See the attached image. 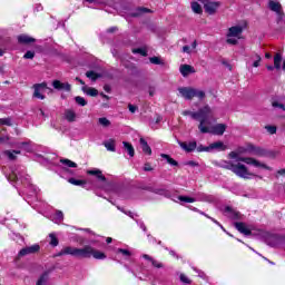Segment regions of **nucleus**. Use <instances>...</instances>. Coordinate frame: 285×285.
<instances>
[{"label":"nucleus","instance_id":"obj_1","mask_svg":"<svg viewBox=\"0 0 285 285\" xmlns=\"http://www.w3.org/2000/svg\"><path fill=\"white\" fill-rule=\"evenodd\" d=\"M62 255H71V257H78L79 259H90V257H94V259H106V253L96 249L92 247V245H85L81 248L67 246L63 247L58 254H56V257H62Z\"/></svg>","mask_w":285,"mask_h":285},{"label":"nucleus","instance_id":"obj_2","mask_svg":"<svg viewBox=\"0 0 285 285\" xmlns=\"http://www.w3.org/2000/svg\"><path fill=\"white\" fill-rule=\"evenodd\" d=\"M7 179L14 186V188H19L21 184L28 186V188L31 189V197L37 196L39 193V188L30 184V177L26 174V168H23V166L16 165L10 167V173L7 175Z\"/></svg>","mask_w":285,"mask_h":285},{"label":"nucleus","instance_id":"obj_3","mask_svg":"<svg viewBox=\"0 0 285 285\" xmlns=\"http://www.w3.org/2000/svg\"><path fill=\"white\" fill-rule=\"evenodd\" d=\"M215 166L218 168H225V170H230L234 173V175L240 177L242 179H250V177H253V174L248 171V167L240 163L233 164V161L220 160L219 163H215Z\"/></svg>","mask_w":285,"mask_h":285},{"label":"nucleus","instance_id":"obj_4","mask_svg":"<svg viewBox=\"0 0 285 285\" xmlns=\"http://www.w3.org/2000/svg\"><path fill=\"white\" fill-rule=\"evenodd\" d=\"M87 175H91L92 177H96L98 181H100L98 184H94L95 188H98L99 190H104L105 193H115V184L109 183L100 169L98 168L89 169L87 170Z\"/></svg>","mask_w":285,"mask_h":285},{"label":"nucleus","instance_id":"obj_5","mask_svg":"<svg viewBox=\"0 0 285 285\" xmlns=\"http://www.w3.org/2000/svg\"><path fill=\"white\" fill-rule=\"evenodd\" d=\"M210 119L212 117H206L205 119L200 120V124L198 125V130L203 134H210V135H218L222 136L224 132H226V126L224 124H217L215 126H210Z\"/></svg>","mask_w":285,"mask_h":285},{"label":"nucleus","instance_id":"obj_6","mask_svg":"<svg viewBox=\"0 0 285 285\" xmlns=\"http://www.w3.org/2000/svg\"><path fill=\"white\" fill-rule=\"evenodd\" d=\"M184 117H191L195 121H199L202 124L203 119H206V117H213V109L210 106L206 105L203 108H199L197 111H190V110H184L181 112Z\"/></svg>","mask_w":285,"mask_h":285},{"label":"nucleus","instance_id":"obj_7","mask_svg":"<svg viewBox=\"0 0 285 285\" xmlns=\"http://www.w3.org/2000/svg\"><path fill=\"white\" fill-rule=\"evenodd\" d=\"M178 92L184 99H187L188 101H190V99L194 97H197L198 99H204V97H206V92L203 90L190 87H179Z\"/></svg>","mask_w":285,"mask_h":285},{"label":"nucleus","instance_id":"obj_8","mask_svg":"<svg viewBox=\"0 0 285 285\" xmlns=\"http://www.w3.org/2000/svg\"><path fill=\"white\" fill-rule=\"evenodd\" d=\"M237 161H243V164H247V166H254V168H264L265 170H273V167L267 166L264 163L253 158V157H238Z\"/></svg>","mask_w":285,"mask_h":285},{"label":"nucleus","instance_id":"obj_9","mask_svg":"<svg viewBox=\"0 0 285 285\" xmlns=\"http://www.w3.org/2000/svg\"><path fill=\"white\" fill-rule=\"evenodd\" d=\"M33 97L36 99H46V96H43V92H46V90H48V83L46 82H41V83H36L33 85Z\"/></svg>","mask_w":285,"mask_h":285},{"label":"nucleus","instance_id":"obj_10","mask_svg":"<svg viewBox=\"0 0 285 285\" xmlns=\"http://www.w3.org/2000/svg\"><path fill=\"white\" fill-rule=\"evenodd\" d=\"M40 249L41 247L39 246V244L27 246L20 249V252L18 253V257H26V255H35L36 253H39Z\"/></svg>","mask_w":285,"mask_h":285},{"label":"nucleus","instance_id":"obj_11","mask_svg":"<svg viewBox=\"0 0 285 285\" xmlns=\"http://www.w3.org/2000/svg\"><path fill=\"white\" fill-rule=\"evenodd\" d=\"M224 150H228V146L224 141H215L209 145V153H224Z\"/></svg>","mask_w":285,"mask_h":285},{"label":"nucleus","instance_id":"obj_12","mask_svg":"<svg viewBox=\"0 0 285 285\" xmlns=\"http://www.w3.org/2000/svg\"><path fill=\"white\" fill-rule=\"evenodd\" d=\"M52 87L55 90H65V92H70L72 87L68 82H61L60 80H53L52 81Z\"/></svg>","mask_w":285,"mask_h":285},{"label":"nucleus","instance_id":"obj_13","mask_svg":"<svg viewBox=\"0 0 285 285\" xmlns=\"http://www.w3.org/2000/svg\"><path fill=\"white\" fill-rule=\"evenodd\" d=\"M178 145L185 153H193L197 149V141H189V142H184V141H178Z\"/></svg>","mask_w":285,"mask_h":285},{"label":"nucleus","instance_id":"obj_14","mask_svg":"<svg viewBox=\"0 0 285 285\" xmlns=\"http://www.w3.org/2000/svg\"><path fill=\"white\" fill-rule=\"evenodd\" d=\"M204 8H205V12H207L208 14H215V12H217L219 8V2L207 1L205 2Z\"/></svg>","mask_w":285,"mask_h":285},{"label":"nucleus","instance_id":"obj_15","mask_svg":"<svg viewBox=\"0 0 285 285\" xmlns=\"http://www.w3.org/2000/svg\"><path fill=\"white\" fill-rule=\"evenodd\" d=\"M195 199L196 202H205L207 204H213V202H215V197L213 195H208L204 193H197Z\"/></svg>","mask_w":285,"mask_h":285},{"label":"nucleus","instance_id":"obj_16","mask_svg":"<svg viewBox=\"0 0 285 285\" xmlns=\"http://www.w3.org/2000/svg\"><path fill=\"white\" fill-rule=\"evenodd\" d=\"M176 204H195L197 202V198L195 197H188V196H178L173 199Z\"/></svg>","mask_w":285,"mask_h":285},{"label":"nucleus","instance_id":"obj_17","mask_svg":"<svg viewBox=\"0 0 285 285\" xmlns=\"http://www.w3.org/2000/svg\"><path fill=\"white\" fill-rule=\"evenodd\" d=\"M142 259H146L147 262H150L151 266H154V268H164V264L155 258H153L150 255L148 254H142Z\"/></svg>","mask_w":285,"mask_h":285},{"label":"nucleus","instance_id":"obj_18","mask_svg":"<svg viewBox=\"0 0 285 285\" xmlns=\"http://www.w3.org/2000/svg\"><path fill=\"white\" fill-rule=\"evenodd\" d=\"M37 40L26 33L18 36V43L27 46L28 43H35Z\"/></svg>","mask_w":285,"mask_h":285},{"label":"nucleus","instance_id":"obj_19","mask_svg":"<svg viewBox=\"0 0 285 285\" xmlns=\"http://www.w3.org/2000/svg\"><path fill=\"white\" fill-rule=\"evenodd\" d=\"M244 32V28L242 26H234L228 29L227 37H239Z\"/></svg>","mask_w":285,"mask_h":285},{"label":"nucleus","instance_id":"obj_20","mask_svg":"<svg viewBox=\"0 0 285 285\" xmlns=\"http://www.w3.org/2000/svg\"><path fill=\"white\" fill-rule=\"evenodd\" d=\"M148 12H153V10L145 8V7H138L134 11L129 13L130 17H141V14H146Z\"/></svg>","mask_w":285,"mask_h":285},{"label":"nucleus","instance_id":"obj_21","mask_svg":"<svg viewBox=\"0 0 285 285\" xmlns=\"http://www.w3.org/2000/svg\"><path fill=\"white\" fill-rule=\"evenodd\" d=\"M282 63L283 70H285V60L282 59V55L276 53L274 57V68H276V70H282Z\"/></svg>","mask_w":285,"mask_h":285},{"label":"nucleus","instance_id":"obj_22","mask_svg":"<svg viewBox=\"0 0 285 285\" xmlns=\"http://www.w3.org/2000/svg\"><path fill=\"white\" fill-rule=\"evenodd\" d=\"M65 119L69 121V124H72L73 121H77V112L72 109H66L65 110Z\"/></svg>","mask_w":285,"mask_h":285},{"label":"nucleus","instance_id":"obj_23","mask_svg":"<svg viewBox=\"0 0 285 285\" xmlns=\"http://www.w3.org/2000/svg\"><path fill=\"white\" fill-rule=\"evenodd\" d=\"M179 70L183 77H188V75H193V72H195V68L190 65H181Z\"/></svg>","mask_w":285,"mask_h":285},{"label":"nucleus","instance_id":"obj_24","mask_svg":"<svg viewBox=\"0 0 285 285\" xmlns=\"http://www.w3.org/2000/svg\"><path fill=\"white\" fill-rule=\"evenodd\" d=\"M236 230H238V233H242L243 235H250V229H248V227H246V224L244 223H235L234 224Z\"/></svg>","mask_w":285,"mask_h":285},{"label":"nucleus","instance_id":"obj_25","mask_svg":"<svg viewBox=\"0 0 285 285\" xmlns=\"http://www.w3.org/2000/svg\"><path fill=\"white\" fill-rule=\"evenodd\" d=\"M51 271H46L37 281L36 285H48V279L50 277Z\"/></svg>","mask_w":285,"mask_h":285},{"label":"nucleus","instance_id":"obj_26","mask_svg":"<svg viewBox=\"0 0 285 285\" xmlns=\"http://www.w3.org/2000/svg\"><path fill=\"white\" fill-rule=\"evenodd\" d=\"M81 90L82 92H85V95H88L89 97H97V95H99V91L92 87L82 86Z\"/></svg>","mask_w":285,"mask_h":285},{"label":"nucleus","instance_id":"obj_27","mask_svg":"<svg viewBox=\"0 0 285 285\" xmlns=\"http://www.w3.org/2000/svg\"><path fill=\"white\" fill-rule=\"evenodd\" d=\"M17 155H21V150H4L3 156L8 157L10 161H14L17 159Z\"/></svg>","mask_w":285,"mask_h":285},{"label":"nucleus","instance_id":"obj_28","mask_svg":"<svg viewBox=\"0 0 285 285\" xmlns=\"http://www.w3.org/2000/svg\"><path fill=\"white\" fill-rule=\"evenodd\" d=\"M225 213L227 215V217H229V219H239V212H235L233 208L230 207H225Z\"/></svg>","mask_w":285,"mask_h":285},{"label":"nucleus","instance_id":"obj_29","mask_svg":"<svg viewBox=\"0 0 285 285\" xmlns=\"http://www.w3.org/2000/svg\"><path fill=\"white\" fill-rule=\"evenodd\" d=\"M268 246H272V248H275L276 246L279 245V236L277 235H271L267 239H266Z\"/></svg>","mask_w":285,"mask_h":285},{"label":"nucleus","instance_id":"obj_30","mask_svg":"<svg viewBox=\"0 0 285 285\" xmlns=\"http://www.w3.org/2000/svg\"><path fill=\"white\" fill-rule=\"evenodd\" d=\"M140 146L142 149V153H145V155H153V149L150 148V146H148V141H146V139L140 138Z\"/></svg>","mask_w":285,"mask_h":285},{"label":"nucleus","instance_id":"obj_31","mask_svg":"<svg viewBox=\"0 0 285 285\" xmlns=\"http://www.w3.org/2000/svg\"><path fill=\"white\" fill-rule=\"evenodd\" d=\"M268 8L269 10H272L273 12L279 13L282 12V4L279 2H275L273 0H271L268 2Z\"/></svg>","mask_w":285,"mask_h":285},{"label":"nucleus","instance_id":"obj_32","mask_svg":"<svg viewBox=\"0 0 285 285\" xmlns=\"http://www.w3.org/2000/svg\"><path fill=\"white\" fill-rule=\"evenodd\" d=\"M60 164L66 168H77V163L68 159V158H62L60 159Z\"/></svg>","mask_w":285,"mask_h":285},{"label":"nucleus","instance_id":"obj_33","mask_svg":"<svg viewBox=\"0 0 285 285\" xmlns=\"http://www.w3.org/2000/svg\"><path fill=\"white\" fill-rule=\"evenodd\" d=\"M104 146L109 153H115L117 144L115 142V139H109L104 142Z\"/></svg>","mask_w":285,"mask_h":285},{"label":"nucleus","instance_id":"obj_34","mask_svg":"<svg viewBox=\"0 0 285 285\" xmlns=\"http://www.w3.org/2000/svg\"><path fill=\"white\" fill-rule=\"evenodd\" d=\"M122 146L125 150L128 153L129 157H135V147H132V144L124 141Z\"/></svg>","mask_w":285,"mask_h":285},{"label":"nucleus","instance_id":"obj_35","mask_svg":"<svg viewBox=\"0 0 285 285\" xmlns=\"http://www.w3.org/2000/svg\"><path fill=\"white\" fill-rule=\"evenodd\" d=\"M52 222H55V224L63 222V212L57 210L56 214L52 216Z\"/></svg>","mask_w":285,"mask_h":285},{"label":"nucleus","instance_id":"obj_36","mask_svg":"<svg viewBox=\"0 0 285 285\" xmlns=\"http://www.w3.org/2000/svg\"><path fill=\"white\" fill-rule=\"evenodd\" d=\"M253 155H256V157H268V151H266L264 148L256 147Z\"/></svg>","mask_w":285,"mask_h":285},{"label":"nucleus","instance_id":"obj_37","mask_svg":"<svg viewBox=\"0 0 285 285\" xmlns=\"http://www.w3.org/2000/svg\"><path fill=\"white\" fill-rule=\"evenodd\" d=\"M160 157H161L163 159H166L167 163L170 164V166H179V163H177V160L170 158V156H169L168 154H161Z\"/></svg>","mask_w":285,"mask_h":285},{"label":"nucleus","instance_id":"obj_38","mask_svg":"<svg viewBox=\"0 0 285 285\" xmlns=\"http://www.w3.org/2000/svg\"><path fill=\"white\" fill-rule=\"evenodd\" d=\"M191 10L196 14H202V12H203L202 4H199L198 2H191Z\"/></svg>","mask_w":285,"mask_h":285},{"label":"nucleus","instance_id":"obj_39","mask_svg":"<svg viewBox=\"0 0 285 285\" xmlns=\"http://www.w3.org/2000/svg\"><path fill=\"white\" fill-rule=\"evenodd\" d=\"M86 77H87L88 79H90L91 81H97V79H99V73H97V72H95V71H92V70H90V71H87V72H86Z\"/></svg>","mask_w":285,"mask_h":285},{"label":"nucleus","instance_id":"obj_40","mask_svg":"<svg viewBox=\"0 0 285 285\" xmlns=\"http://www.w3.org/2000/svg\"><path fill=\"white\" fill-rule=\"evenodd\" d=\"M75 101L78 106H88V101L86 100V98L81 97V96H77L75 97Z\"/></svg>","mask_w":285,"mask_h":285},{"label":"nucleus","instance_id":"obj_41","mask_svg":"<svg viewBox=\"0 0 285 285\" xmlns=\"http://www.w3.org/2000/svg\"><path fill=\"white\" fill-rule=\"evenodd\" d=\"M68 181L72 184V186H86V181L76 178H69Z\"/></svg>","mask_w":285,"mask_h":285},{"label":"nucleus","instance_id":"obj_42","mask_svg":"<svg viewBox=\"0 0 285 285\" xmlns=\"http://www.w3.org/2000/svg\"><path fill=\"white\" fill-rule=\"evenodd\" d=\"M196 150H197V153H210V145L209 146H204V145L197 146V144H196Z\"/></svg>","mask_w":285,"mask_h":285},{"label":"nucleus","instance_id":"obj_43","mask_svg":"<svg viewBox=\"0 0 285 285\" xmlns=\"http://www.w3.org/2000/svg\"><path fill=\"white\" fill-rule=\"evenodd\" d=\"M49 238H50V246H59V239L57 238V236L55 234H50L49 235Z\"/></svg>","mask_w":285,"mask_h":285},{"label":"nucleus","instance_id":"obj_44","mask_svg":"<svg viewBox=\"0 0 285 285\" xmlns=\"http://www.w3.org/2000/svg\"><path fill=\"white\" fill-rule=\"evenodd\" d=\"M150 63H154V66H161L164 65V61H161L160 57H151L149 58Z\"/></svg>","mask_w":285,"mask_h":285},{"label":"nucleus","instance_id":"obj_45","mask_svg":"<svg viewBox=\"0 0 285 285\" xmlns=\"http://www.w3.org/2000/svg\"><path fill=\"white\" fill-rule=\"evenodd\" d=\"M132 52L134 55H141V57L148 56V51H146L144 48L134 49Z\"/></svg>","mask_w":285,"mask_h":285},{"label":"nucleus","instance_id":"obj_46","mask_svg":"<svg viewBox=\"0 0 285 285\" xmlns=\"http://www.w3.org/2000/svg\"><path fill=\"white\" fill-rule=\"evenodd\" d=\"M0 126H12V119H10V118H0Z\"/></svg>","mask_w":285,"mask_h":285},{"label":"nucleus","instance_id":"obj_47","mask_svg":"<svg viewBox=\"0 0 285 285\" xmlns=\"http://www.w3.org/2000/svg\"><path fill=\"white\" fill-rule=\"evenodd\" d=\"M99 124H100V126L108 128V126H110V120H108V118H106V117H102V118H99Z\"/></svg>","mask_w":285,"mask_h":285},{"label":"nucleus","instance_id":"obj_48","mask_svg":"<svg viewBox=\"0 0 285 285\" xmlns=\"http://www.w3.org/2000/svg\"><path fill=\"white\" fill-rule=\"evenodd\" d=\"M117 253H120L124 257H130V255H132V253H130V250L124 249V248H118Z\"/></svg>","mask_w":285,"mask_h":285},{"label":"nucleus","instance_id":"obj_49","mask_svg":"<svg viewBox=\"0 0 285 285\" xmlns=\"http://www.w3.org/2000/svg\"><path fill=\"white\" fill-rule=\"evenodd\" d=\"M193 271H195V273L198 274V277H200V279H206V273H204L202 269H198L197 267H191Z\"/></svg>","mask_w":285,"mask_h":285},{"label":"nucleus","instance_id":"obj_50","mask_svg":"<svg viewBox=\"0 0 285 285\" xmlns=\"http://www.w3.org/2000/svg\"><path fill=\"white\" fill-rule=\"evenodd\" d=\"M180 282H183V284H193V281H190V278H188V276H186L185 274H180Z\"/></svg>","mask_w":285,"mask_h":285},{"label":"nucleus","instance_id":"obj_51","mask_svg":"<svg viewBox=\"0 0 285 285\" xmlns=\"http://www.w3.org/2000/svg\"><path fill=\"white\" fill-rule=\"evenodd\" d=\"M273 108H281V110H285L284 104H279L277 100L272 101Z\"/></svg>","mask_w":285,"mask_h":285},{"label":"nucleus","instance_id":"obj_52","mask_svg":"<svg viewBox=\"0 0 285 285\" xmlns=\"http://www.w3.org/2000/svg\"><path fill=\"white\" fill-rule=\"evenodd\" d=\"M265 128L269 135H275V132H277V127L275 126H266Z\"/></svg>","mask_w":285,"mask_h":285},{"label":"nucleus","instance_id":"obj_53","mask_svg":"<svg viewBox=\"0 0 285 285\" xmlns=\"http://www.w3.org/2000/svg\"><path fill=\"white\" fill-rule=\"evenodd\" d=\"M23 59H35V51H27Z\"/></svg>","mask_w":285,"mask_h":285},{"label":"nucleus","instance_id":"obj_54","mask_svg":"<svg viewBox=\"0 0 285 285\" xmlns=\"http://www.w3.org/2000/svg\"><path fill=\"white\" fill-rule=\"evenodd\" d=\"M227 43H229L230 46H237L238 41L235 38L228 37L227 38Z\"/></svg>","mask_w":285,"mask_h":285},{"label":"nucleus","instance_id":"obj_55","mask_svg":"<svg viewBox=\"0 0 285 285\" xmlns=\"http://www.w3.org/2000/svg\"><path fill=\"white\" fill-rule=\"evenodd\" d=\"M165 250H168L171 257H176V259H179V255H177V252L169 249L168 247H166Z\"/></svg>","mask_w":285,"mask_h":285},{"label":"nucleus","instance_id":"obj_56","mask_svg":"<svg viewBox=\"0 0 285 285\" xmlns=\"http://www.w3.org/2000/svg\"><path fill=\"white\" fill-rule=\"evenodd\" d=\"M256 149H257L256 146H254V145H248L246 150H247V153H250L252 155H254V153H255Z\"/></svg>","mask_w":285,"mask_h":285},{"label":"nucleus","instance_id":"obj_57","mask_svg":"<svg viewBox=\"0 0 285 285\" xmlns=\"http://www.w3.org/2000/svg\"><path fill=\"white\" fill-rule=\"evenodd\" d=\"M128 108H129V112H131L132 115L137 112V106L129 104Z\"/></svg>","mask_w":285,"mask_h":285},{"label":"nucleus","instance_id":"obj_58","mask_svg":"<svg viewBox=\"0 0 285 285\" xmlns=\"http://www.w3.org/2000/svg\"><path fill=\"white\" fill-rule=\"evenodd\" d=\"M137 225L139 226V228H141V230H144V233H146L147 227H146V224H144L142 220H138V222H137Z\"/></svg>","mask_w":285,"mask_h":285},{"label":"nucleus","instance_id":"obj_59","mask_svg":"<svg viewBox=\"0 0 285 285\" xmlns=\"http://www.w3.org/2000/svg\"><path fill=\"white\" fill-rule=\"evenodd\" d=\"M144 170H145V173H150V171H153V167L149 165V163H146V164H145Z\"/></svg>","mask_w":285,"mask_h":285},{"label":"nucleus","instance_id":"obj_60","mask_svg":"<svg viewBox=\"0 0 285 285\" xmlns=\"http://www.w3.org/2000/svg\"><path fill=\"white\" fill-rule=\"evenodd\" d=\"M257 60L254 61L253 66L254 68H259V62L262 61V58L259 56H256Z\"/></svg>","mask_w":285,"mask_h":285},{"label":"nucleus","instance_id":"obj_61","mask_svg":"<svg viewBox=\"0 0 285 285\" xmlns=\"http://www.w3.org/2000/svg\"><path fill=\"white\" fill-rule=\"evenodd\" d=\"M155 193L156 195H167L168 191L166 189H156Z\"/></svg>","mask_w":285,"mask_h":285},{"label":"nucleus","instance_id":"obj_62","mask_svg":"<svg viewBox=\"0 0 285 285\" xmlns=\"http://www.w3.org/2000/svg\"><path fill=\"white\" fill-rule=\"evenodd\" d=\"M183 52H185L186 55H190V47L189 46H184L183 47Z\"/></svg>","mask_w":285,"mask_h":285},{"label":"nucleus","instance_id":"obj_63","mask_svg":"<svg viewBox=\"0 0 285 285\" xmlns=\"http://www.w3.org/2000/svg\"><path fill=\"white\" fill-rule=\"evenodd\" d=\"M277 14V21H282L284 19V12L279 11Z\"/></svg>","mask_w":285,"mask_h":285},{"label":"nucleus","instance_id":"obj_64","mask_svg":"<svg viewBox=\"0 0 285 285\" xmlns=\"http://www.w3.org/2000/svg\"><path fill=\"white\" fill-rule=\"evenodd\" d=\"M187 166L195 167V166H199V164H197V163H195V161H193V160H189V161L187 163Z\"/></svg>","mask_w":285,"mask_h":285}]
</instances>
